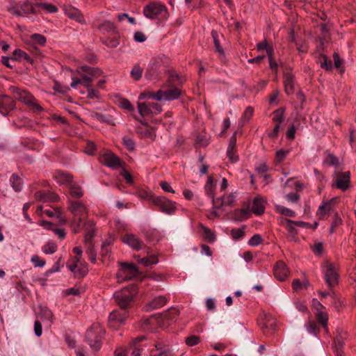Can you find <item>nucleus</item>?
Returning a JSON list of instances; mask_svg holds the SVG:
<instances>
[{
  "label": "nucleus",
  "instance_id": "nucleus-1",
  "mask_svg": "<svg viewBox=\"0 0 356 356\" xmlns=\"http://www.w3.org/2000/svg\"><path fill=\"white\" fill-rule=\"evenodd\" d=\"M104 334V329L98 324H93L87 330L86 340L92 350L98 351L100 350Z\"/></svg>",
  "mask_w": 356,
  "mask_h": 356
},
{
  "label": "nucleus",
  "instance_id": "nucleus-2",
  "mask_svg": "<svg viewBox=\"0 0 356 356\" xmlns=\"http://www.w3.org/2000/svg\"><path fill=\"white\" fill-rule=\"evenodd\" d=\"M136 294V287L131 286L125 287L114 293L115 302L121 309H127Z\"/></svg>",
  "mask_w": 356,
  "mask_h": 356
},
{
  "label": "nucleus",
  "instance_id": "nucleus-3",
  "mask_svg": "<svg viewBox=\"0 0 356 356\" xmlns=\"http://www.w3.org/2000/svg\"><path fill=\"white\" fill-rule=\"evenodd\" d=\"M76 72L80 76L83 86L86 88L90 87L93 79L102 74V71L99 68H95L88 65L80 66L76 69Z\"/></svg>",
  "mask_w": 356,
  "mask_h": 356
},
{
  "label": "nucleus",
  "instance_id": "nucleus-4",
  "mask_svg": "<svg viewBox=\"0 0 356 356\" xmlns=\"http://www.w3.org/2000/svg\"><path fill=\"white\" fill-rule=\"evenodd\" d=\"M181 92L179 86H170L168 88L159 90L154 95H150L149 97L157 101H172L178 99Z\"/></svg>",
  "mask_w": 356,
  "mask_h": 356
},
{
  "label": "nucleus",
  "instance_id": "nucleus-5",
  "mask_svg": "<svg viewBox=\"0 0 356 356\" xmlns=\"http://www.w3.org/2000/svg\"><path fill=\"white\" fill-rule=\"evenodd\" d=\"M143 14L149 19H156L160 16L166 19L168 17L166 7L159 2H152L145 6Z\"/></svg>",
  "mask_w": 356,
  "mask_h": 356
},
{
  "label": "nucleus",
  "instance_id": "nucleus-6",
  "mask_svg": "<svg viewBox=\"0 0 356 356\" xmlns=\"http://www.w3.org/2000/svg\"><path fill=\"white\" fill-rule=\"evenodd\" d=\"M164 57L158 56L152 58L146 70L145 76L148 80L159 79L164 67Z\"/></svg>",
  "mask_w": 356,
  "mask_h": 356
},
{
  "label": "nucleus",
  "instance_id": "nucleus-7",
  "mask_svg": "<svg viewBox=\"0 0 356 356\" xmlns=\"http://www.w3.org/2000/svg\"><path fill=\"white\" fill-rule=\"evenodd\" d=\"M152 203L157 207L161 212L168 215L174 214L177 209L176 203L164 196H156L154 197L152 199Z\"/></svg>",
  "mask_w": 356,
  "mask_h": 356
},
{
  "label": "nucleus",
  "instance_id": "nucleus-8",
  "mask_svg": "<svg viewBox=\"0 0 356 356\" xmlns=\"http://www.w3.org/2000/svg\"><path fill=\"white\" fill-rule=\"evenodd\" d=\"M140 327L145 331L154 332L158 327H165V324L162 316L156 314L141 320Z\"/></svg>",
  "mask_w": 356,
  "mask_h": 356
},
{
  "label": "nucleus",
  "instance_id": "nucleus-9",
  "mask_svg": "<svg viewBox=\"0 0 356 356\" xmlns=\"http://www.w3.org/2000/svg\"><path fill=\"white\" fill-rule=\"evenodd\" d=\"M120 269L118 271L117 277L122 280H131L139 274V270L136 264L127 262H121Z\"/></svg>",
  "mask_w": 356,
  "mask_h": 356
},
{
  "label": "nucleus",
  "instance_id": "nucleus-10",
  "mask_svg": "<svg viewBox=\"0 0 356 356\" xmlns=\"http://www.w3.org/2000/svg\"><path fill=\"white\" fill-rule=\"evenodd\" d=\"M324 279L330 290L338 284L339 275L332 264L327 263L323 269Z\"/></svg>",
  "mask_w": 356,
  "mask_h": 356
},
{
  "label": "nucleus",
  "instance_id": "nucleus-11",
  "mask_svg": "<svg viewBox=\"0 0 356 356\" xmlns=\"http://www.w3.org/2000/svg\"><path fill=\"white\" fill-rule=\"evenodd\" d=\"M12 90L15 94V98L25 103L27 105H31L36 111H41L42 108L35 102V98L29 92L21 90L17 88H12Z\"/></svg>",
  "mask_w": 356,
  "mask_h": 356
},
{
  "label": "nucleus",
  "instance_id": "nucleus-12",
  "mask_svg": "<svg viewBox=\"0 0 356 356\" xmlns=\"http://www.w3.org/2000/svg\"><path fill=\"white\" fill-rule=\"evenodd\" d=\"M8 10L12 15L21 17L29 13H35V8L32 3L29 1L24 2L21 6H10Z\"/></svg>",
  "mask_w": 356,
  "mask_h": 356
},
{
  "label": "nucleus",
  "instance_id": "nucleus-13",
  "mask_svg": "<svg viewBox=\"0 0 356 356\" xmlns=\"http://www.w3.org/2000/svg\"><path fill=\"white\" fill-rule=\"evenodd\" d=\"M275 277L281 282L286 280L289 275V270L286 264L282 260L277 261L273 267Z\"/></svg>",
  "mask_w": 356,
  "mask_h": 356
},
{
  "label": "nucleus",
  "instance_id": "nucleus-14",
  "mask_svg": "<svg viewBox=\"0 0 356 356\" xmlns=\"http://www.w3.org/2000/svg\"><path fill=\"white\" fill-rule=\"evenodd\" d=\"M99 162L107 167L117 170L126 166V163L122 161L120 157H99Z\"/></svg>",
  "mask_w": 356,
  "mask_h": 356
},
{
  "label": "nucleus",
  "instance_id": "nucleus-15",
  "mask_svg": "<svg viewBox=\"0 0 356 356\" xmlns=\"http://www.w3.org/2000/svg\"><path fill=\"white\" fill-rule=\"evenodd\" d=\"M337 197H333L328 201L323 202L321 205L319 206L317 215L321 220L325 219V216L332 213L334 210V204L336 202Z\"/></svg>",
  "mask_w": 356,
  "mask_h": 356
},
{
  "label": "nucleus",
  "instance_id": "nucleus-16",
  "mask_svg": "<svg viewBox=\"0 0 356 356\" xmlns=\"http://www.w3.org/2000/svg\"><path fill=\"white\" fill-rule=\"evenodd\" d=\"M122 241L132 249L137 251L142 249L143 245V242L137 236L133 234H126L122 237Z\"/></svg>",
  "mask_w": 356,
  "mask_h": 356
},
{
  "label": "nucleus",
  "instance_id": "nucleus-17",
  "mask_svg": "<svg viewBox=\"0 0 356 356\" xmlns=\"http://www.w3.org/2000/svg\"><path fill=\"white\" fill-rule=\"evenodd\" d=\"M68 209L73 216H87V209L81 202L69 200Z\"/></svg>",
  "mask_w": 356,
  "mask_h": 356
},
{
  "label": "nucleus",
  "instance_id": "nucleus-18",
  "mask_svg": "<svg viewBox=\"0 0 356 356\" xmlns=\"http://www.w3.org/2000/svg\"><path fill=\"white\" fill-rule=\"evenodd\" d=\"M350 172L349 171L339 173L336 179V186L342 191H346L350 185Z\"/></svg>",
  "mask_w": 356,
  "mask_h": 356
},
{
  "label": "nucleus",
  "instance_id": "nucleus-19",
  "mask_svg": "<svg viewBox=\"0 0 356 356\" xmlns=\"http://www.w3.org/2000/svg\"><path fill=\"white\" fill-rule=\"evenodd\" d=\"M94 222L92 220H87L84 222V228L86 229L84 240L88 245H93L92 238L95 236V229L94 227Z\"/></svg>",
  "mask_w": 356,
  "mask_h": 356
},
{
  "label": "nucleus",
  "instance_id": "nucleus-20",
  "mask_svg": "<svg viewBox=\"0 0 356 356\" xmlns=\"http://www.w3.org/2000/svg\"><path fill=\"white\" fill-rule=\"evenodd\" d=\"M127 317V309H120L113 311L109 315V323L118 322L120 324L124 323Z\"/></svg>",
  "mask_w": 356,
  "mask_h": 356
},
{
  "label": "nucleus",
  "instance_id": "nucleus-21",
  "mask_svg": "<svg viewBox=\"0 0 356 356\" xmlns=\"http://www.w3.org/2000/svg\"><path fill=\"white\" fill-rule=\"evenodd\" d=\"M15 107L14 101L7 96H3L0 98V112L6 115Z\"/></svg>",
  "mask_w": 356,
  "mask_h": 356
},
{
  "label": "nucleus",
  "instance_id": "nucleus-22",
  "mask_svg": "<svg viewBox=\"0 0 356 356\" xmlns=\"http://www.w3.org/2000/svg\"><path fill=\"white\" fill-rule=\"evenodd\" d=\"M57 183L60 185L68 184L70 186L73 182V176L63 171L58 170L54 175Z\"/></svg>",
  "mask_w": 356,
  "mask_h": 356
},
{
  "label": "nucleus",
  "instance_id": "nucleus-23",
  "mask_svg": "<svg viewBox=\"0 0 356 356\" xmlns=\"http://www.w3.org/2000/svg\"><path fill=\"white\" fill-rule=\"evenodd\" d=\"M65 14L70 17V19H72L79 23H81L82 24H86L85 19L83 17V15L81 13V12L75 8H66L65 9Z\"/></svg>",
  "mask_w": 356,
  "mask_h": 356
},
{
  "label": "nucleus",
  "instance_id": "nucleus-24",
  "mask_svg": "<svg viewBox=\"0 0 356 356\" xmlns=\"http://www.w3.org/2000/svg\"><path fill=\"white\" fill-rule=\"evenodd\" d=\"M35 196L36 199L43 202H56L59 200L58 195L51 192L37 191Z\"/></svg>",
  "mask_w": 356,
  "mask_h": 356
},
{
  "label": "nucleus",
  "instance_id": "nucleus-25",
  "mask_svg": "<svg viewBox=\"0 0 356 356\" xmlns=\"http://www.w3.org/2000/svg\"><path fill=\"white\" fill-rule=\"evenodd\" d=\"M167 302V299L165 296H158L154 298L146 305V310L151 311L156 309L164 306Z\"/></svg>",
  "mask_w": 356,
  "mask_h": 356
},
{
  "label": "nucleus",
  "instance_id": "nucleus-26",
  "mask_svg": "<svg viewBox=\"0 0 356 356\" xmlns=\"http://www.w3.org/2000/svg\"><path fill=\"white\" fill-rule=\"evenodd\" d=\"M265 209V202L264 201L259 197H254L252 201V211L256 215H261L264 213Z\"/></svg>",
  "mask_w": 356,
  "mask_h": 356
},
{
  "label": "nucleus",
  "instance_id": "nucleus-27",
  "mask_svg": "<svg viewBox=\"0 0 356 356\" xmlns=\"http://www.w3.org/2000/svg\"><path fill=\"white\" fill-rule=\"evenodd\" d=\"M179 314V310L176 308H171L169 310L165 312L164 313L159 314L160 316H162L163 319V322L165 324V327L168 326L169 321H172L176 320L177 316Z\"/></svg>",
  "mask_w": 356,
  "mask_h": 356
},
{
  "label": "nucleus",
  "instance_id": "nucleus-28",
  "mask_svg": "<svg viewBox=\"0 0 356 356\" xmlns=\"http://www.w3.org/2000/svg\"><path fill=\"white\" fill-rule=\"evenodd\" d=\"M295 221L287 218H283L281 220V223L286 226V228L289 233L290 236L295 238L298 234V230L296 228Z\"/></svg>",
  "mask_w": 356,
  "mask_h": 356
},
{
  "label": "nucleus",
  "instance_id": "nucleus-29",
  "mask_svg": "<svg viewBox=\"0 0 356 356\" xmlns=\"http://www.w3.org/2000/svg\"><path fill=\"white\" fill-rule=\"evenodd\" d=\"M285 92L288 95L294 92V76L291 74H286L284 76Z\"/></svg>",
  "mask_w": 356,
  "mask_h": 356
},
{
  "label": "nucleus",
  "instance_id": "nucleus-30",
  "mask_svg": "<svg viewBox=\"0 0 356 356\" xmlns=\"http://www.w3.org/2000/svg\"><path fill=\"white\" fill-rule=\"evenodd\" d=\"M214 179L213 177H209L207 181L204 186V189L207 195L211 199L213 205L215 204L214 198Z\"/></svg>",
  "mask_w": 356,
  "mask_h": 356
},
{
  "label": "nucleus",
  "instance_id": "nucleus-31",
  "mask_svg": "<svg viewBox=\"0 0 356 356\" xmlns=\"http://www.w3.org/2000/svg\"><path fill=\"white\" fill-rule=\"evenodd\" d=\"M210 143V136L206 133H200L196 136L195 145L199 147H205Z\"/></svg>",
  "mask_w": 356,
  "mask_h": 356
},
{
  "label": "nucleus",
  "instance_id": "nucleus-32",
  "mask_svg": "<svg viewBox=\"0 0 356 356\" xmlns=\"http://www.w3.org/2000/svg\"><path fill=\"white\" fill-rule=\"evenodd\" d=\"M43 212L49 218H56L60 220L65 221L63 217L62 209L60 207H54L53 210L45 209Z\"/></svg>",
  "mask_w": 356,
  "mask_h": 356
},
{
  "label": "nucleus",
  "instance_id": "nucleus-33",
  "mask_svg": "<svg viewBox=\"0 0 356 356\" xmlns=\"http://www.w3.org/2000/svg\"><path fill=\"white\" fill-rule=\"evenodd\" d=\"M17 60H25L29 63L32 62V60L30 58V56L26 52L23 51L19 49H15L13 52V57L12 58V61H15Z\"/></svg>",
  "mask_w": 356,
  "mask_h": 356
},
{
  "label": "nucleus",
  "instance_id": "nucleus-34",
  "mask_svg": "<svg viewBox=\"0 0 356 356\" xmlns=\"http://www.w3.org/2000/svg\"><path fill=\"white\" fill-rule=\"evenodd\" d=\"M10 181L13 188L16 192H19L22 190V181L21 178L17 174H13L11 176V177L10 179Z\"/></svg>",
  "mask_w": 356,
  "mask_h": 356
},
{
  "label": "nucleus",
  "instance_id": "nucleus-35",
  "mask_svg": "<svg viewBox=\"0 0 356 356\" xmlns=\"http://www.w3.org/2000/svg\"><path fill=\"white\" fill-rule=\"evenodd\" d=\"M138 112L142 116H147L154 113V111L150 108L149 104L139 102L138 103Z\"/></svg>",
  "mask_w": 356,
  "mask_h": 356
},
{
  "label": "nucleus",
  "instance_id": "nucleus-36",
  "mask_svg": "<svg viewBox=\"0 0 356 356\" xmlns=\"http://www.w3.org/2000/svg\"><path fill=\"white\" fill-rule=\"evenodd\" d=\"M211 36L213 40L214 46L216 48V51L218 52L220 56H224V49L220 46V41H219V35L216 31H211Z\"/></svg>",
  "mask_w": 356,
  "mask_h": 356
},
{
  "label": "nucleus",
  "instance_id": "nucleus-37",
  "mask_svg": "<svg viewBox=\"0 0 356 356\" xmlns=\"http://www.w3.org/2000/svg\"><path fill=\"white\" fill-rule=\"evenodd\" d=\"M69 190L70 195L74 197L80 198L83 196V192L81 186L73 182L69 186Z\"/></svg>",
  "mask_w": 356,
  "mask_h": 356
},
{
  "label": "nucleus",
  "instance_id": "nucleus-38",
  "mask_svg": "<svg viewBox=\"0 0 356 356\" xmlns=\"http://www.w3.org/2000/svg\"><path fill=\"white\" fill-rule=\"evenodd\" d=\"M98 29L102 33H114L115 26L111 22L106 21L98 26Z\"/></svg>",
  "mask_w": 356,
  "mask_h": 356
},
{
  "label": "nucleus",
  "instance_id": "nucleus-39",
  "mask_svg": "<svg viewBox=\"0 0 356 356\" xmlns=\"http://www.w3.org/2000/svg\"><path fill=\"white\" fill-rule=\"evenodd\" d=\"M344 342L341 337H337L334 340L335 356H343Z\"/></svg>",
  "mask_w": 356,
  "mask_h": 356
},
{
  "label": "nucleus",
  "instance_id": "nucleus-40",
  "mask_svg": "<svg viewBox=\"0 0 356 356\" xmlns=\"http://www.w3.org/2000/svg\"><path fill=\"white\" fill-rule=\"evenodd\" d=\"M273 121L277 124H281L284 120V109L280 108L273 112Z\"/></svg>",
  "mask_w": 356,
  "mask_h": 356
},
{
  "label": "nucleus",
  "instance_id": "nucleus-41",
  "mask_svg": "<svg viewBox=\"0 0 356 356\" xmlns=\"http://www.w3.org/2000/svg\"><path fill=\"white\" fill-rule=\"evenodd\" d=\"M318 62L322 68H324L326 70H331L332 69V62L330 60H328L325 55H321L318 58Z\"/></svg>",
  "mask_w": 356,
  "mask_h": 356
},
{
  "label": "nucleus",
  "instance_id": "nucleus-42",
  "mask_svg": "<svg viewBox=\"0 0 356 356\" xmlns=\"http://www.w3.org/2000/svg\"><path fill=\"white\" fill-rule=\"evenodd\" d=\"M200 226L202 227V231L204 232V238L209 243L214 242L216 236L213 232H212L211 230L208 227L203 226L202 224H200Z\"/></svg>",
  "mask_w": 356,
  "mask_h": 356
},
{
  "label": "nucleus",
  "instance_id": "nucleus-43",
  "mask_svg": "<svg viewBox=\"0 0 356 356\" xmlns=\"http://www.w3.org/2000/svg\"><path fill=\"white\" fill-rule=\"evenodd\" d=\"M84 153L88 155H93L95 154H100L95 144L92 141H88L84 147Z\"/></svg>",
  "mask_w": 356,
  "mask_h": 356
},
{
  "label": "nucleus",
  "instance_id": "nucleus-44",
  "mask_svg": "<svg viewBox=\"0 0 356 356\" xmlns=\"http://www.w3.org/2000/svg\"><path fill=\"white\" fill-rule=\"evenodd\" d=\"M86 217L83 216H73L72 223L74 225V230L76 232H78L81 228H84V222L83 220Z\"/></svg>",
  "mask_w": 356,
  "mask_h": 356
},
{
  "label": "nucleus",
  "instance_id": "nucleus-45",
  "mask_svg": "<svg viewBox=\"0 0 356 356\" xmlns=\"http://www.w3.org/2000/svg\"><path fill=\"white\" fill-rule=\"evenodd\" d=\"M316 319L321 325L326 328L327 325L328 316L327 314L323 312H318L316 314Z\"/></svg>",
  "mask_w": 356,
  "mask_h": 356
},
{
  "label": "nucleus",
  "instance_id": "nucleus-46",
  "mask_svg": "<svg viewBox=\"0 0 356 356\" xmlns=\"http://www.w3.org/2000/svg\"><path fill=\"white\" fill-rule=\"evenodd\" d=\"M57 250V245L56 243L49 241L42 248V251L45 254H53Z\"/></svg>",
  "mask_w": 356,
  "mask_h": 356
},
{
  "label": "nucleus",
  "instance_id": "nucleus-47",
  "mask_svg": "<svg viewBox=\"0 0 356 356\" xmlns=\"http://www.w3.org/2000/svg\"><path fill=\"white\" fill-rule=\"evenodd\" d=\"M88 272L87 265L85 263H82L80 260V263L79 264V266L76 268V271L75 272V275L79 277H84Z\"/></svg>",
  "mask_w": 356,
  "mask_h": 356
},
{
  "label": "nucleus",
  "instance_id": "nucleus-48",
  "mask_svg": "<svg viewBox=\"0 0 356 356\" xmlns=\"http://www.w3.org/2000/svg\"><path fill=\"white\" fill-rule=\"evenodd\" d=\"M217 201L220 202V206L224 204L232 206L235 201V196L232 194H230L226 197H223L222 198L218 199Z\"/></svg>",
  "mask_w": 356,
  "mask_h": 356
},
{
  "label": "nucleus",
  "instance_id": "nucleus-49",
  "mask_svg": "<svg viewBox=\"0 0 356 356\" xmlns=\"http://www.w3.org/2000/svg\"><path fill=\"white\" fill-rule=\"evenodd\" d=\"M254 113V109L252 106H248L242 116L241 120L243 124L247 123L252 118Z\"/></svg>",
  "mask_w": 356,
  "mask_h": 356
},
{
  "label": "nucleus",
  "instance_id": "nucleus-50",
  "mask_svg": "<svg viewBox=\"0 0 356 356\" xmlns=\"http://www.w3.org/2000/svg\"><path fill=\"white\" fill-rule=\"evenodd\" d=\"M35 6H38V7H40V8H43L44 10H47L49 13H56L58 10L57 8L54 5H53L51 3H37L35 4Z\"/></svg>",
  "mask_w": 356,
  "mask_h": 356
},
{
  "label": "nucleus",
  "instance_id": "nucleus-51",
  "mask_svg": "<svg viewBox=\"0 0 356 356\" xmlns=\"http://www.w3.org/2000/svg\"><path fill=\"white\" fill-rule=\"evenodd\" d=\"M143 74V70L140 68L139 65H135L131 71V76L134 80H139Z\"/></svg>",
  "mask_w": 356,
  "mask_h": 356
},
{
  "label": "nucleus",
  "instance_id": "nucleus-52",
  "mask_svg": "<svg viewBox=\"0 0 356 356\" xmlns=\"http://www.w3.org/2000/svg\"><path fill=\"white\" fill-rule=\"evenodd\" d=\"M277 211L287 217H293L296 214L293 211L283 206H277Z\"/></svg>",
  "mask_w": 356,
  "mask_h": 356
},
{
  "label": "nucleus",
  "instance_id": "nucleus-53",
  "mask_svg": "<svg viewBox=\"0 0 356 356\" xmlns=\"http://www.w3.org/2000/svg\"><path fill=\"white\" fill-rule=\"evenodd\" d=\"M124 147L130 152L133 151L135 148V142L131 138L124 136L122 138Z\"/></svg>",
  "mask_w": 356,
  "mask_h": 356
},
{
  "label": "nucleus",
  "instance_id": "nucleus-54",
  "mask_svg": "<svg viewBox=\"0 0 356 356\" xmlns=\"http://www.w3.org/2000/svg\"><path fill=\"white\" fill-rule=\"evenodd\" d=\"M244 227L238 229H232L231 230V235L235 240H238L244 236Z\"/></svg>",
  "mask_w": 356,
  "mask_h": 356
},
{
  "label": "nucleus",
  "instance_id": "nucleus-55",
  "mask_svg": "<svg viewBox=\"0 0 356 356\" xmlns=\"http://www.w3.org/2000/svg\"><path fill=\"white\" fill-rule=\"evenodd\" d=\"M306 329L308 332L314 335H316L317 332L319 331V327L314 321H309L308 324L306 325Z\"/></svg>",
  "mask_w": 356,
  "mask_h": 356
},
{
  "label": "nucleus",
  "instance_id": "nucleus-56",
  "mask_svg": "<svg viewBox=\"0 0 356 356\" xmlns=\"http://www.w3.org/2000/svg\"><path fill=\"white\" fill-rule=\"evenodd\" d=\"M263 241V239L261 235L258 234H254L248 241V244L251 246H257L261 244Z\"/></svg>",
  "mask_w": 356,
  "mask_h": 356
},
{
  "label": "nucleus",
  "instance_id": "nucleus-57",
  "mask_svg": "<svg viewBox=\"0 0 356 356\" xmlns=\"http://www.w3.org/2000/svg\"><path fill=\"white\" fill-rule=\"evenodd\" d=\"M169 84L170 86H177L181 83V80L175 72H172L169 76Z\"/></svg>",
  "mask_w": 356,
  "mask_h": 356
},
{
  "label": "nucleus",
  "instance_id": "nucleus-58",
  "mask_svg": "<svg viewBox=\"0 0 356 356\" xmlns=\"http://www.w3.org/2000/svg\"><path fill=\"white\" fill-rule=\"evenodd\" d=\"M53 88L55 91H56L59 93H62V94L65 93L70 90V87L66 86H63L61 83H58V81L54 82Z\"/></svg>",
  "mask_w": 356,
  "mask_h": 356
},
{
  "label": "nucleus",
  "instance_id": "nucleus-59",
  "mask_svg": "<svg viewBox=\"0 0 356 356\" xmlns=\"http://www.w3.org/2000/svg\"><path fill=\"white\" fill-rule=\"evenodd\" d=\"M138 195L141 200H149L151 203H152V199H153L154 197L152 195L151 192L146 191V190H140L138 192Z\"/></svg>",
  "mask_w": 356,
  "mask_h": 356
},
{
  "label": "nucleus",
  "instance_id": "nucleus-60",
  "mask_svg": "<svg viewBox=\"0 0 356 356\" xmlns=\"http://www.w3.org/2000/svg\"><path fill=\"white\" fill-rule=\"evenodd\" d=\"M120 175L122 176L124 179L126 180V182L129 184L132 185L134 184V179L131 175L126 170L125 167H124L122 169V171L120 172Z\"/></svg>",
  "mask_w": 356,
  "mask_h": 356
},
{
  "label": "nucleus",
  "instance_id": "nucleus-61",
  "mask_svg": "<svg viewBox=\"0 0 356 356\" xmlns=\"http://www.w3.org/2000/svg\"><path fill=\"white\" fill-rule=\"evenodd\" d=\"M86 253L88 255L89 260L91 262L95 263L96 261V252L94 249V245L87 246Z\"/></svg>",
  "mask_w": 356,
  "mask_h": 356
},
{
  "label": "nucleus",
  "instance_id": "nucleus-62",
  "mask_svg": "<svg viewBox=\"0 0 356 356\" xmlns=\"http://www.w3.org/2000/svg\"><path fill=\"white\" fill-rule=\"evenodd\" d=\"M32 40L35 44L41 46H43L46 42V38L43 35L38 33H35L32 35Z\"/></svg>",
  "mask_w": 356,
  "mask_h": 356
},
{
  "label": "nucleus",
  "instance_id": "nucleus-63",
  "mask_svg": "<svg viewBox=\"0 0 356 356\" xmlns=\"http://www.w3.org/2000/svg\"><path fill=\"white\" fill-rule=\"evenodd\" d=\"M143 349L139 346H131L127 350L128 356H140L141 355Z\"/></svg>",
  "mask_w": 356,
  "mask_h": 356
},
{
  "label": "nucleus",
  "instance_id": "nucleus-64",
  "mask_svg": "<svg viewBox=\"0 0 356 356\" xmlns=\"http://www.w3.org/2000/svg\"><path fill=\"white\" fill-rule=\"evenodd\" d=\"M120 106L122 108L129 111H132L134 110V106L127 99H121L120 102Z\"/></svg>",
  "mask_w": 356,
  "mask_h": 356
}]
</instances>
